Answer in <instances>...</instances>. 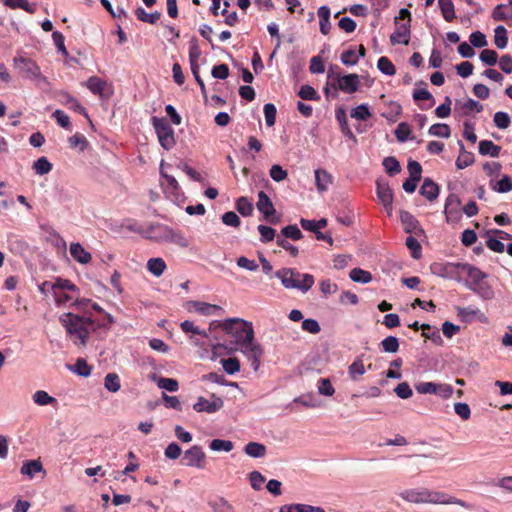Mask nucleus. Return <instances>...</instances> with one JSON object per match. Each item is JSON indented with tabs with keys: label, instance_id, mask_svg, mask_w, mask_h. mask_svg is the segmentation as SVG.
<instances>
[{
	"label": "nucleus",
	"instance_id": "1",
	"mask_svg": "<svg viewBox=\"0 0 512 512\" xmlns=\"http://www.w3.org/2000/svg\"><path fill=\"white\" fill-rule=\"evenodd\" d=\"M399 496L406 502L413 504H441V505H459L466 509L471 506L461 499L451 496L444 492L432 491L427 488L406 489L399 493Z\"/></svg>",
	"mask_w": 512,
	"mask_h": 512
},
{
	"label": "nucleus",
	"instance_id": "2",
	"mask_svg": "<svg viewBox=\"0 0 512 512\" xmlns=\"http://www.w3.org/2000/svg\"><path fill=\"white\" fill-rule=\"evenodd\" d=\"M67 334L77 346L85 347L94 328V321L90 317L79 316L74 313H65L60 317Z\"/></svg>",
	"mask_w": 512,
	"mask_h": 512
},
{
	"label": "nucleus",
	"instance_id": "3",
	"mask_svg": "<svg viewBox=\"0 0 512 512\" xmlns=\"http://www.w3.org/2000/svg\"><path fill=\"white\" fill-rule=\"evenodd\" d=\"M217 329H222L226 334L235 339L233 347H238L243 344L246 341L245 336L248 332L254 331L251 322L240 318H230L224 321H212L209 325L210 333H215Z\"/></svg>",
	"mask_w": 512,
	"mask_h": 512
},
{
	"label": "nucleus",
	"instance_id": "4",
	"mask_svg": "<svg viewBox=\"0 0 512 512\" xmlns=\"http://www.w3.org/2000/svg\"><path fill=\"white\" fill-rule=\"evenodd\" d=\"M275 276L286 289H298L303 293L309 291L314 285V277L311 274H301L292 268H282L275 272Z\"/></svg>",
	"mask_w": 512,
	"mask_h": 512
},
{
	"label": "nucleus",
	"instance_id": "5",
	"mask_svg": "<svg viewBox=\"0 0 512 512\" xmlns=\"http://www.w3.org/2000/svg\"><path fill=\"white\" fill-rule=\"evenodd\" d=\"M467 276L465 286L481 296L484 299H491L493 297V290L484 282L487 278V274L481 271L479 268L464 263L463 264V276Z\"/></svg>",
	"mask_w": 512,
	"mask_h": 512
},
{
	"label": "nucleus",
	"instance_id": "6",
	"mask_svg": "<svg viewBox=\"0 0 512 512\" xmlns=\"http://www.w3.org/2000/svg\"><path fill=\"white\" fill-rule=\"evenodd\" d=\"M340 68L336 65L329 67L327 76L328 83L337 86L339 90L346 94H352L357 91L360 84V78L357 74L341 75Z\"/></svg>",
	"mask_w": 512,
	"mask_h": 512
},
{
	"label": "nucleus",
	"instance_id": "7",
	"mask_svg": "<svg viewBox=\"0 0 512 512\" xmlns=\"http://www.w3.org/2000/svg\"><path fill=\"white\" fill-rule=\"evenodd\" d=\"M411 13L408 9L402 8L395 17V31L390 36L392 45H408L410 41Z\"/></svg>",
	"mask_w": 512,
	"mask_h": 512
},
{
	"label": "nucleus",
	"instance_id": "8",
	"mask_svg": "<svg viewBox=\"0 0 512 512\" xmlns=\"http://www.w3.org/2000/svg\"><path fill=\"white\" fill-rule=\"evenodd\" d=\"M246 341L238 347H230L227 353H233L240 351L243 353L248 361L251 362V366L254 371H257L260 367V359L263 355V348L259 343L254 342V331L248 332L245 336Z\"/></svg>",
	"mask_w": 512,
	"mask_h": 512
},
{
	"label": "nucleus",
	"instance_id": "9",
	"mask_svg": "<svg viewBox=\"0 0 512 512\" xmlns=\"http://www.w3.org/2000/svg\"><path fill=\"white\" fill-rule=\"evenodd\" d=\"M152 124L156 131L159 143L162 148L169 151L175 144L174 130L165 118H152Z\"/></svg>",
	"mask_w": 512,
	"mask_h": 512
},
{
	"label": "nucleus",
	"instance_id": "10",
	"mask_svg": "<svg viewBox=\"0 0 512 512\" xmlns=\"http://www.w3.org/2000/svg\"><path fill=\"white\" fill-rule=\"evenodd\" d=\"M463 264L464 263L434 262L430 265V271L436 276L460 282L463 279Z\"/></svg>",
	"mask_w": 512,
	"mask_h": 512
},
{
	"label": "nucleus",
	"instance_id": "11",
	"mask_svg": "<svg viewBox=\"0 0 512 512\" xmlns=\"http://www.w3.org/2000/svg\"><path fill=\"white\" fill-rule=\"evenodd\" d=\"M14 62L15 66L24 77L37 80L39 84L41 82L46 83V78L41 75L39 66L32 59L19 56L14 59Z\"/></svg>",
	"mask_w": 512,
	"mask_h": 512
},
{
	"label": "nucleus",
	"instance_id": "12",
	"mask_svg": "<svg viewBox=\"0 0 512 512\" xmlns=\"http://www.w3.org/2000/svg\"><path fill=\"white\" fill-rule=\"evenodd\" d=\"M256 207L263 214L264 219L267 222L271 224H277L280 222V218L276 216V210L271 199L264 191H260L258 193Z\"/></svg>",
	"mask_w": 512,
	"mask_h": 512
},
{
	"label": "nucleus",
	"instance_id": "13",
	"mask_svg": "<svg viewBox=\"0 0 512 512\" xmlns=\"http://www.w3.org/2000/svg\"><path fill=\"white\" fill-rule=\"evenodd\" d=\"M206 455L199 445H194L184 452L183 464L189 467L204 468Z\"/></svg>",
	"mask_w": 512,
	"mask_h": 512
},
{
	"label": "nucleus",
	"instance_id": "14",
	"mask_svg": "<svg viewBox=\"0 0 512 512\" xmlns=\"http://www.w3.org/2000/svg\"><path fill=\"white\" fill-rule=\"evenodd\" d=\"M223 405V400L213 394L211 399H206L202 396L199 397L197 402L193 405V409L197 412L215 413L219 411Z\"/></svg>",
	"mask_w": 512,
	"mask_h": 512
},
{
	"label": "nucleus",
	"instance_id": "15",
	"mask_svg": "<svg viewBox=\"0 0 512 512\" xmlns=\"http://www.w3.org/2000/svg\"><path fill=\"white\" fill-rule=\"evenodd\" d=\"M461 204V201L459 197L455 194H450L445 203V216L446 221L451 223H456L461 218V212L459 210V206Z\"/></svg>",
	"mask_w": 512,
	"mask_h": 512
},
{
	"label": "nucleus",
	"instance_id": "16",
	"mask_svg": "<svg viewBox=\"0 0 512 512\" xmlns=\"http://www.w3.org/2000/svg\"><path fill=\"white\" fill-rule=\"evenodd\" d=\"M171 227L164 224H152L147 229L148 238L158 243H168Z\"/></svg>",
	"mask_w": 512,
	"mask_h": 512
},
{
	"label": "nucleus",
	"instance_id": "17",
	"mask_svg": "<svg viewBox=\"0 0 512 512\" xmlns=\"http://www.w3.org/2000/svg\"><path fill=\"white\" fill-rule=\"evenodd\" d=\"M377 197L380 202L383 204L386 212L391 215L392 213V203H393V193L390 189L388 183H382L377 181Z\"/></svg>",
	"mask_w": 512,
	"mask_h": 512
},
{
	"label": "nucleus",
	"instance_id": "18",
	"mask_svg": "<svg viewBox=\"0 0 512 512\" xmlns=\"http://www.w3.org/2000/svg\"><path fill=\"white\" fill-rule=\"evenodd\" d=\"M315 174V185L319 193H323L328 190V187L333 182V176L325 169H316Z\"/></svg>",
	"mask_w": 512,
	"mask_h": 512
},
{
	"label": "nucleus",
	"instance_id": "19",
	"mask_svg": "<svg viewBox=\"0 0 512 512\" xmlns=\"http://www.w3.org/2000/svg\"><path fill=\"white\" fill-rule=\"evenodd\" d=\"M365 48L363 45L359 46V53L355 47H350L341 54V62L346 66H354L358 63L360 57H364Z\"/></svg>",
	"mask_w": 512,
	"mask_h": 512
},
{
	"label": "nucleus",
	"instance_id": "20",
	"mask_svg": "<svg viewBox=\"0 0 512 512\" xmlns=\"http://www.w3.org/2000/svg\"><path fill=\"white\" fill-rule=\"evenodd\" d=\"M70 254L73 259L80 264H88L92 255L88 251H86L80 243H71L69 248Z\"/></svg>",
	"mask_w": 512,
	"mask_h": 512
},
{
	"label": "nucleus",
	"instance_id": "21",
	"mask_svg": "<svg viewBox=\"0 0 512 512\" xmlns=\"http://www.w3.org/2000/svg\"><path fill=\"white\" fill-rule=\"evenodd\" d=\"M188 311H196L202 315H211L214 311L221 309L217 305L209 304L201 301H189L187 303Z\"/></svg>",
	"mask_w": 512,
	"mask_h": 512
},
{
	"label": "nucleus",
	"instance_id": "22",
	"mask_svg": "<svg viewBox=\"0 0 512 512\" xmlns=\"http://www.w3.org/2000/svg\"><path fill=\"white\" fill-rule=\"evenodd\" d=\"M420 194L429 201H434L439 195V186L430 178H425L420 188Z\"/></svg>",
	"mask_w": 512,
	"mask_h": 512
},
{
	"label": "nucleus",
	"instance_id": "23",
	"mask_svg": "<svg viewBox=\"0 0 512 512\" xmlns=\"http://www.w3.org/2000/svg\"><path fill=\"white\" fill-rule=\"evenodd\" d=\"M336 119H337V121L339 123L341 132L346 137H348L349 139L353 140L356 143L357 142V138L355 137V135L353 134V132L351 131V129L348 126L347 115H346V112H345V110L343 108H337L336 109Z\"/></svg>",
	"mask_w": 512,
	"mask_h": 512
},
{
	"label": "nucleus",
	"instance_id": "24",
	"mask_svg": "<svg viewBox=\"0 0 512 512\" xmlns=\"http://www.w3.org/2000/svg\"><path fill=\"white\" fill-rule=\"evenodd\" d=\"M401 222L404 225V230L407 233H416L418 229L420 232H423L421 228H418L419 222L418 220L407 211H402L400 214Z\"/></svg>",
	"mask_w": 512,
	"mask_h": 512
},
{
	"label": "nucleus",
	"instance_id": "25",
	"mask_svg": "<svg viewBox=\"0 0 512 512\" xmlns=\"http://www.w3.org/2000/svg\"><path fill=\"white\" fill-rule=\"evenodd\" d=\"M438 5L445 21L452 22L456 18L455 7L452 0H438Z\"/></svg>",
	"mask_w": 512,
	"mask_h": 512
},
{
	"label": "nucleus",
	"instance_id": "26",
	"mask_svg": "<svg viewBox=\"0 0 512 512\" xmlns=\"http://www.w3.org/2000/svg\"><path fill=\"white\" fill-rule=\"evenodd\" d=\"M190 242V239L186 237L181 230H177L171 227L168 243H173L180 248H188L190 246Z\"/></svg>",
	"mask_w": 512,
	"mask_h": 512
},
{
	"label": "nucleus",
	"instance_id": "27",
	"mask_svg": "<svg viewBox=\"0 0 512 512\" xmlns=\"http://www.w3.org/2000/svg\"><path fill=\"white\" fill-rule=\"evenodd\" d=\"M43 470L42 463L39 460H28L25 461L20 469L23 475H27L32 478L36 473Z\"/></svg>",
	"mask_w": 512,
	"mask_h": 512
},
{
	"label": "nucleus",
	"instance_id": "28",
	"mask_svg": "<svg viewBox=\"0 0 512 512\" xmlns=\"http://www.w3.org/2000/svg\"><path fill=\"white\" fill-rule=\"evenodd\" d=\"M244 452L250 457L262 458L266 455V447L258 442H249L245 445Z\"/></svg>",
	"mask_w": 512,
	"mask_h": 512
},
{
	"label": "nucleus",
	"instance_id": "29",
	"mask_svg": "<svg viewBox=\"0 0 512 512\" xmlns=\"http://www.w3.org/2000/svg\"><path fill=\"white\" fill-rule=\"evenodd\" d=\"M501 147L494 144L490 140H482L479 142V153L482 155H490L491 157H498Z\"/></svg>",
	"mask_w": 512,
	"mask_h": 512
},
{
	"label": "nucleus",
	"instance_id": "30",
	"mask_svg": "<svg viewBox=\"0 0 512 512\" xmlns=\"http://www.w3.org/2000/svg\"><path fill=\"white\" fill-rule=\"evenodd\" d=\"M460 144V155L456 160V166L458 169H464L474 163V155L464 149V145Z\"/></svg>",
	"mask_w": 512,
	"mask_h": 512
},
{
	"label": "nucleus",
	"instance_id": "31",
	"mask_svg": "<svg viewBox=\"0 0 512 512\" xmlns=\"http://www.w3.org/2000/svg\"><path fill=\"white\" fill-rule=\"evenodd\" d=\"M5 6L11 9H23L24 11L33 14L36 10L35 4H31L28 0H3Z\"/></svg>",
	"mask_w": 512,
	"mask_h": 512
},
{
	"label": "nucleus",
	"instance_id": "32",
	"mask_svg": "<svg viewBox=\"0 0 512 512\" xmlns=\"http://www.w3.org/2000/svg\"><path fill=\"white\" fill-rule=\"evenodd\" d=\"M32 399L35 404L38 406H46V405H54L57 403V399L50 396L46 391L44 390H38L36 391Z\"/></svg>",
	"mask_w": 512,
	"mask_h": 512
},
{
	"label": "nucleus",
	"instance_id": "33",
	"mask_svg": "<svg viewBox=\"0 0 512 512\" xmlns=\"http://www.w3.org/2000/svg\"><path fill=\"white\" fill-rule=\"evenodd\" d=\"M182 331L184 333H192L194 335H201L205 338H209L210 336L214 335V333H210V331H205L199 329L192 321L185 320L180 325Z\"/></svg>",
	"mask_w": 512,
	"mask_h": 512
},
{
	"label": "nucleus",
	"instance_id": "34",
	"mask_svg": "<svg viewBox=\"0 0 512 512\" xmlns=\"http://www.w3.org/2000/svg\"><path fill=\"white\" fill-rule=\"evenodd\" d=\"M235 207L244 217L251 216L254 210L252 202L244 196L237 199Z\"/></svg>",
	"mask_w": 512,
	"mask_h": 512
},
{
	"label": "nucleus",
	"instance_id": "35",
	"mask_svg": "<svg viewBox=\"0 0 512 512\" xmlns=\"http://www.w3.org/2000/svg\"><path fill=\"white\" fill-rule=\"evenodd\" d=\"M135 16L139 21L155 24L160 19L161 14L159 12L147 13L144 8L138 7L135 10Z\"/></svg>",
	"mask_w": 512,
	"mask_h": 512
},
{
	"label": "nucleus",
	"instance_id": "36",
	"mask_svg": "<svg viewBox=\"0 0 512 512\" xmlns=\"http://www.w3.org/2000/svg\"><path fill=\"white\" fill-rule=\"evenodd\" d=\"M104 387L112 392L116 393L121 388L120 378L116 373H108L104 378Z\"/></svg>",
	"mask_w": 512,
	"mask_h": 512
},
{
	"label": "nucleus",
	"instance_id": "37",
	"mask_svg": "<svg viewBox=\"0 0 512 512\" xmlns=\"http://www.w3.org/2000/svg\"><path fill=\"white\" fill-rule=\"evenodd\" d=\"M148 270L155 276H161L166 269L165 261L162 258H151L147 263Z\"/></svg>",
	"mask_w": 512,
	"mask_h": 512
},
{
	"label": "nucleus",
	"instance_id": "38",
	"mask_svg": "<svg viewBox=\"0 0 512 512\" xmlns=\"http://www.w3.org/2000/svg\"><path fill=\"white\" fill-rule=\"evenodd\" d=\"M494 43L497 48L504 49L508 44L507 30L504 26H497L494 30Z\"/></svg>",
	"mask_w": 512,
	"mask_h": 512
},
{
	"label": "nucleus",
	"instance_id": "39",
	"mask_svg": "<svg viewBox=\"0 0 512 512\" xmlns=\"http://www.w3.org/2000/svg\"><path fill=\"white\" fill-rule=\"evenodd\" d=\"M350 279L358 283H369L372 280L370 272L365 271L361 268H354L349 273Z\"/></svg>",
	"mask_w": 512,
	"mask_h": 512
},
{
	"label": "nucleus",
	"instance_id": "40",
	"mask_svg": "<svg viewBox=\"0 0 512 512\" xmlns=\"http://www.w3.org/2000/svg\"><path fill=\"white\" fill-rule=\"evenodd\" d=\"M87 86L91 93L93 94H99L100 96H103V93L105 91L106 82L101 80L98 77H90L87 81Z\"/></svg>",
	"mask_w": 512,
	"mask_h": 512
},
{
	"label": "nucleus",
	"instance_id": "41",
	"mask_svg": "<svg viewBox=\"0 0 512 512\" xmlns=\"http://www.w3.org/2000/svg\"><path fill=\"white\" fill-rule=\"evenodd\" d=\"M209 448L213 451L230 452L234 448V444L230 440L213 439L209 444Z\"/></svg>",
	"mask_w": 512,
	"mask_h": 512
},
{
	"label": "nucleus",
	"instance_id": "42",
	"mask_svg": "<svg viewBox=\"0 0 512 512\" xmlns=\"http://www.w3.org/2000/svg\"><path fill=\"white\" fill-rule=\"evenodd\" d=\"M491 16L495 21H506L512 18V15L508 12V7L506 4L496 5L492 11Z\"/></svg>",
	"mask_w": 512,
	"mask_h": 512
},
{
	"label": "nucleus",
	"instance_id": "43",
	"mask_svg": "<svg viewBox=\"0 0 512 512\" xmlns=\"http://www.w3.org/2000/svg\"><path fill=\"white\" fill-rule=\"evenodd\" d=\"M377 67L383 74L388 76H392L396 72L394 64L385 56L378 59Z\"/></svg>",
	"mask_w": 512,
	"mask_h": 512
},
{
	"label": "nucleus",
	"instance_id": "44",
	"mask_svg": "<svg viewBox=\"0 0 512 512\" xmlns=\"http://www.w3.org/2000/svg\"><path fill=\"white\" fill-rule=\"evenodd\" d=\"M33 169L38 175L48 174L52 170V164L48 161L46 157H40L33 164Z\"/></svg>",
	"mask_w": 512,
	"mask_h": 512
},
{
	"label": "nucleus",
	"instance_id": "45",
	"mask_svg": "<svg viewBox=\"0 0 512 512\" xmlns=\"http://www.w3.org/2000/svg\"><path fill=\"white\" fill-rule=\"evenodd\" d=\"M51 290H52V292L65 291V290L75 292L78 289L70 280L59 278L56 280V282H54L51 285Z\"/></svg>",
	"mask_w": 512,
	"mask_h": 512
},
{
	"label": "nucleus",
	"instance_id": "46",
	"mask_svg": "<svg viewBox=\"0 0 512 512\" xmlns=\"http://www.w3.org/2000/svg\"><path fill=\"white\" fill-rule=\"evenodd\" d=\"M429 134L437 137L448 138L450 137L451 130L447 124L438 123L429 128Z\"/></svg>",
	"mask_w": 512,
	"mask_h": 512
},
{
	"label": "nucleus",
	"instance_id": "47",
	"mask_svg": "<svg viewBox=\"0 0 512 512\" xmlns=\"http://www.w3.org/2000/svg\"><path fill=\"white\" fill-rule=\"evenodd\" d=\"M431 325L429 324H422L421 325V329L423 330L422 332V335L431 340L432 342H434L435 344H441L442 343V338H441V335L439 333V330L438 329H434L432 332H429L431 330Z\"/></svg>",
	"mask_w": 512,
	"mask_h": 512
},
{
	"label": "nucleus",
	"instance_id": "48",
	"mask_svg": "<svg viewBox=\"0 0 512 512\" xmlns=\"http://www.w3.org/2000/svg\"><path fill=\"white\" fill-rule=\"evenodd\" d=\"M383 166L386 172L391 176L396 175L401 171L400 164L395 157H386L383 160Z\"/></svg>",
	"mask_w": 512,
	"mask_h": 512
},
{
	"label": "nucleus",
	"instance_id": "49",
	"mask_svg": "<svg viewBox=\"0 0 512 512\" xmlns=\"http://www.w3.org/2000/svg\"><path fill=\"white\" fill-rule=\"evenodd\" d=\"M223 369L227 374L233 375L240 371V362L237 358H228L221 360Z\"/></svg>",
	"mask_w": 512,
	"mask_h": 512
},
{
	"label": "nucleus",
	"instance_id": "50",
	"mask_svg": "<svg viewBox=\"0 0 512 512\" xmlns=\"http://www.w3.org/2000/svg\"><path fill=\"white\" fill-rule=\"evenodd\" d=\"M381 346L384 352L387 353H396L399 349V341L398 338L394 336H388L382 340Z\"/></svg>",
	"mask_w": 512,
	"mask_h": 512
},
{
	"label": "nucleus",
	"instance_id": "51",
	"mask_svg": "<svg viewBox=\"0 0 512 512\" xmlns=\"http://www.w3.org/2000/svg\"><path fill=\"white\" fill-rule=\"evenodd\" d=\"M349 375L353 380H358L365 373V367L360 359H356L348 369Z\"/></svg>",
	"mask_w": 512,
	"mask_h": 512
},
{
	"label": "nucleus",
	"instance_id": "52",
	"mask_svg": "<svg viewBox=\"0 0 512 512\" xmlns=\"http://www.w3.org/2000/svg\"><path fill=\"white\" fill-rule=\"evenodd\" d=\"M281 234L285 238H290L294 241L300 240L303 237L301 230L297 225H288L281 230Z\"/></svg>",
	"mask_w": 512,
	"mask_h": 512
},
{
	"label": "nucleus",
	"instance_id": "53",
	"mask_svg": "<svg viewBox=\"0 0 512 512\" xmlns=\"http://www.w3.org/2000/svg\"><path fill=\"white\" fill-rule=\"evenodd\" d=\"M71 148H79L80 151H84L88 146V141L82 134H75L68 139Z\"/></svg>",
	"mask_w": 512,
	"mask_h": 512
},
{
	"label": "nucleus",
	"instance_id": "54",
	"mask_svg": "<svg viewBox=\"0 0 512 512\" xmlns=\"http://www.w3.org/2000/svg\"><path fill=\"white\" fill-rule=\"evenodd\" d=\"M406 246L411 250V255L414 259H419L421 257L422 247L415 237H407Z\"/></svg>",
	"mask_w": 512,
	"mask_h": 512
},
{
	"label": "nucleus",
	"instance_id": "55",
	"mask_svg": "<svg viewBox=\"0 0 512 512\" xmlns=\"http://www.w3.org/2000/svg\"><path fill=\"white\" fill-rule=\"evenodd\" d=\"M157 385L159 388L167 390L169 392H176L179 388L177 380L173 378L160 377L157 380Z\"/></svg>",
	"mask_w": 512,
	"mask_h": 512
},
{
	"label": "nucleus",
	"instance_id": "56",
	"mask_svg": "<svg viewBox=\"0 0 512 512\" xmlns=\"http://www.w3.org/2000/svg\"><path fill=\"white\" fill-rule=\"evenodd\" d=\"M318 392L324 396H332L335 389L328 378H320L318 381Z\"/></svg>",
	"mask_w": 512,
	"mask_h": 512
},
{
	"label": "nucleus",
	"instance_id": "57",
	"mask_svg": "<svg viewBox=\"0 0 512 512\" xmlns=\"http://www.w3.org/2000/svg\"><path fill=\"white\" fill-rule=\"evenodd\" d=\"M438 383L434 382H421L415 385V389L419 394H433L437 393Z\"/></svg>",
	"mask_w": 512,
	"mask_h": 512
},
{
	"label": "nucleus",
	"instance_id": "58",
	"mask_svg": "<svg viewBox=\"0 0 512 512\" xmlns=\"http://www.w3.org/2000/svg\"><path fill=\"white\" fill-rule=\"evenodd\" d=\"M493 121H494L495 126L498 127L499 129H506L509 127V125L511 123L509 115L507 113L501 112V111L496 112L494 114Z\"/></svg>",
	"mask_w": 512,
	"mask_h": 512
},
{
	"label": "nucleus",
	"instance_id": "59",
	"mask_svg": "<svg viewBox=\"0 0 512 512\" xmlns=\"http://www.w3.org/2000/svg\"><path fill=\"white\" fill-rule=\"evenodd\" d=\"M258 231L260 233V240L263 243L272 241L275 238L276 230L265 225H259Z\"/></svg>",
	"mask_w": 512,
	"mask_h": 512
},
{
	"label": "nucleus",
	"instance_id": "60",
	"mask_svg": "<svg viewBox=\"0 0 512 512\" xmlns=\"http://www.w3.org/2000/svg\"><path fill=\"white\" fill-rule=\"evenodd\" d=\"M480 59L486 65L493 66L497 63L498 55L494 50L484 49L480 53Z\"/></svg>",
	"mask_w": 512,
	"mask_h": 512
},
{
	"label": "nucleus",
	"instance_id": "61",
	"mask_svg": "<svg viewBox=\"0 0 512 512\" xmlns=\"http://www.w3.org/2000/svg\"><path fill=\"white\" fill-rule=\"evenodd\" d=\"M469 41L472 46L477 48H483L487 45L486 36L480 31L472 32Z\"/></svg>",
	"mask_w": 512,
	"mask_h": 512
},
{
	"label": "nucleus",
	"instance_id": "62",
	"mask_svg": "<svg viewBox=\"0 0 512 512\" xmlns=\"http://www.w3.org/2000/svg\"><path fill=\"white\" fill-rule=\"evenodd\" d=\"M91 371H92L91 366H89L84 359H82V358L77 359V361L75 363V369H74L75 373H77L78 375L87 377L91 374Z\"/></svg>",
	"mask_w": 512,
	"mask_h": 512
},
{
	"label": "nucleus",
	"instance_id": "63",
	"mask_svg": "<svg viewBox=\"0 0 512 512\" xmlns=\"http://www.w3.org/2000/svg\"><path fill=\"white\" fill-rule=\"evenodd\" d=\"M213 512H235L233 507L223 498L211 504Z\"/></svg>",
	"mask_w": 512,
	"mask_h": 512
},
{
	"label": "nucleus",
	"instance_id": "64",
	"mask_svg": "<svg viewBox=\"0 0 512 512\" xmlns=\"http://www.w3.org/2000/svg\"><path fill=\"white\" fill-rule=\"evenodd\" d=\"M494 190L499 193H505L512 190V180L509 176L505 175L500 181L497 182L496 186L493 187Z\"/></svg>",
	"mask_w": 512,
	"mask_h": 512
}]
</instances>
